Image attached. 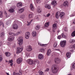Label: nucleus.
I'll return each mask as SVG.
<instances>
[{
  "instance_id": "a19ab883",
  "label": "nucleus",
  "mask_w": 75,
  "mask_h": 75,
  "mask_svg": "<svg viewBox=\"0 0 75 75\" xmlns=\"http://www.w3.org/2000/svg\"><path fill=\"white\" fill-rule=\"evenodd\" d=\"M37 11L38 13H41V8H38L37 9Z\"/></svg>"
},
{
  "instance_id": "58836bf2",
  "label": "nucleus",
  "mask_w": 75,
  "mask_h": 75,
  "mask_svg": "<svg viewBox=\"0 0 75 75\" xmlns=\"http://www.w3.org/2000/svg\"><path fill=\"white\" fill-rule=\"evenodd\" d=\"M61 35L62 36V37H63V38H65L66 37V35H64V34L63 33H62V34H61Z\"/></svg>"
},
{
  "instance_id": "2f4dec72",
  "label": "nucleus",
  "mask_w": 75,
  "mask_h": 75,
  "mask_svg": "<svg viewBox=\"0 0 75 75\" xmlns=\"http://www.w3.org/2000/svg\"><path fill=\"white\" fill-rule=\"evenodd\" d=\"M40 26L39 25H38L35 27V29L36 30H39V29H40Z\"/></svg>"
},
{
  "instance_id": "20e7f679",
  "label": "nucleus",
  "mask_w": 75,
  "mask_h": 75,
  "mask_svg": "<svg viewBox=\"0 0 75 75\" xmlns=\"http://www.w3.org/2000/svg\"><path fill=\"white\" fill-rule=\"evenodd\" d=\"M23 50V48H20V47H18L17 48V50L16 51V52L17 54H20V52H21Z\"/></svg>"
},
{
  "instance_id": "c9c22d12",
  "label": "nucleus",
  "mask_w": 75,
  "mask_h": 75,
  "mask_svg": "<svg viewBox=\"0 0 75 75\" xmlns=\"http://www.w3.org/2000/svg\"><path fill=\"white\" fill-rule=\"evenodd\" d=\"M2 26L3 27H4V24L3 23V22L2 21H0V27H1V26Z\"/></svg>"
},
{
  "instance_id": "c756f323",
  "label": "nucleus",
  "mask_w": 75,
  "mask_h": 75,
  "mask_svg": "<svg viewBox=\"0 0 75 75\" xmlns=\"http://www.w3.org/2000/svg\"><path fill=\"white\" fill-rule=\"evenodd\" d=\"M51 4L52 5H54V6H55L57 4V1H53L51 3Z\"/></svg>"
},
{
  "instance_id": "bf43d9fd",
  "label": "nucleus",
  "mask_w": 75,
  "mask_h": 75,
  "mask_svg": "<svg viewBox=\"0 0 75 75\" xmlns=\"http://www.w3.org/2000/svg\"><path fill=\"white\" fill-rule=\"evenodd\" d=\"M31 24V22H30L28 23L27 25H30Z\"/></svg>"
},
{
  "instance_id": "37998d69",
  "label": "nucleus",
  "mask_w": 75,
  "mask_h": 75,
  "mask_svg": "<svg viewBox=\"0 0 75 75\" xmlns=\"http://www.w3.org/2000/svg\"><path fill=\"white\" fill-rule=\"evenodd\" d=\"M14 33H13L12 32H9V34L10 35H11V36H13V35H14Z\"/></svg>"
},
{
  "instance_id": "3c124183",
  "label": "nucleus",
  "mask_w": 75,
  "mask_h": 75,
  "mask_svg": "<svg viewBox=\"0 0 75 75\" xmlns=\"http://www.w3.org/2000/svg\"><path fill=\"white\" fill-rule=\"evenodd\" d=\"M49 70H50V69L49 68H47L45 70V72H48V71H49Z\"/></svg>"
},
{
  "instance_id": "cd10ccee",
  "label": "nucleus",
  "mask_w": 75,
  "mask_h": 75,
  "mask_svg": "<svg viewBox=\"0 0 75 75\" xmlns=\"http://www.w3.org/2000/svg\"><path fill=\"white\" fill-rule=\"evenodd\" d=\"M10 24H11V20H10L7 21L6 23V25H10Z\"/></svg>"
},
{
  "instance_id": "9d476101",
  "label": "nucleus",
  "mask_w": 75,
  "mask_h": 75,
  "mask_svg": "<svg viewBox=\"0 0 75 75\" xmlns=\"http://www.w3.org/2000/svg\"><path fill=\"white\" fill-rule=\"evenodd\" d=\"M26 51L29 52L32 51V47L31 45L28 46L26 47Z\"/></svg>"
},
{
  "instance_id": "412c9836",
  "label": "nucleus",
  "mask_w": 75,
  "mask_h": 75,
  "mask_svg": "<svg viewBox=\"0 0 75 75\" xmlns=\"http://www.w3.org/2000/svg\"><path fill=\"white\" fill-rule=\"evenodd\" d=\"M63 4L64 6H68V2L67 1H65L64 2Z\"/></svg>"
},
{
  "instance_id": "ddd939ff",
  "label": "nucleus",
  "mask_w": 75,
  "mask_h": 75,
  "mask_svg": "<svg viewBox=\"0 0 75 75\" xmlns=\"http://www.w3.org/2000/svg\"><path fill=\"white\" fill-rule=\"evenodd\" d=\"M64 16H65V13L64 12H61L59 15V16L61 18H64Z\"/></svg>"
},
{
  "instance_id": "f257e3e1",
  "label": "nucleus",
  "mask_w": 75,
  "mask_h": 75,
  "mask_svg": "<svg viewBox=\"0 0 75 75\" xmlns=\"http://www.w3.org/2000/svg\"><path fill=\"white\" fill-rule=\"evenodd\" d=\"M52 71L54 74H55L58 72V69H57V66L55 64H53L52 67Z\"/></svg>"
},
{
  "instance_id": "6e6552de",
  "label": "nucleus",
  "mask_w": 75,
  "mask_h": 75,
  "mask_svg": "<svg viewBox=\"0 0 75 75\" xmlns=\"http://www.w3.org/2000/svg\"><path fill=\"white\" fill-rule=\"evenodd\" d=\"M30 33L29 32H27L25 33V38L26 39H28L30 37Z\"/></svg>"
},
{
  "instance_id": "f3484780",
  "label": "nucleus",
  "mask_w": 75,
  "mask_h": 75,
  "mask_svg": "<svg viewBox=\"0 0 75 75\" xmlns=\"http://www.w3.org/2000/svg\"><path fill=\"white\" fill-rule=\"evenodd\" d=\"M66 57L68 58H69L71 57V53L70 52H67L66 54Z\"/></svg>"
},
{
  "instance_id": "8fccbe9b",
  "label": "nucleus",
  "mask_w": 75,
  "mask_h": 75,
  "mask_svg": "<svg viewBox=\"0 0 75 75\" xmlns=\"http://www.w3.org/2000/svg\"><path fill=\"white\" fill-rule=\"evenodd\" d=\"M72 67L74 69H75V63H74L72 65Z\"/></svg>"
},
{
  "instance_id": "72a5a7b5",
  "label": "nucleus",
  "mask_w": 75,
  "mask_h": 75,
  "mask_svg": "<svg viewBox=\"0 0 75 75\" xmlns=\"http://www.w3.org/2000/svg\"><path fill=\"white\" fill-rule=\"evenodd\" d=\"M21 33V32H18L17 33H14V36H16V35H18V34H20Z\"/></svg>"
},
{
  "instance_id": "13d9d810",
  "label": "nucleus",
  "mask_w": 75,
  "mask_h": 75,
  "mask_svg": "<svg viewBox=\"0 0 75 75\" xmlns=\"http://www.w3.org/2000/svg\"><path fill=\"white\" fill-rule=\"evenodd\" d=\"M35 18H36V19H38V20H39V18H38V16H36L35 17Z\"/></svg>"
},
{
  "instance_id": "2eb2a0df",
  "label": "nucleus",
  "mask_w": 75,
  "mask_h": 75,
  "mask_svg": "<svg viewBox=\"0 0 75 75\" xmlns=\"http://www.w3.org/2000/svg\"><path fill=\"white\" fill-rule=\"evenodd\" d=\"M23 6V4L21 2L18 3L17 4V6L18 7H21Z\"/></svg>"
},
{
  "instance_id": "680f3d73",
  "label": "nucleus",
  "mask_w": 75,
  "mask_h": 75,
  "mask_svg": "<svg viewBox=\"0 0 75 75\" xmlns=\"http://www.w3.org/2000/svg\"><path fill=\"white\" fill-rule=\"evenodd\" d=\"M13 75H16V73L15 72H13Z\"/></svg>"
},
{
  "instance_id": "09e8293b",
  "label": "nucleus",
  "mask_w": 75,
  "mask_h": 75,
  "mask_svg": "<svg viewBox=\"0 0 75 75\" xmlns=\"http://www.w3.org/2000/svg\"><path fill=\"white\" fill-rule=\"evenodd\" d=\"M5 16L7 18H8V17H9L6 13V12H5Z\"/></svg>"
},
{
  "instance_id": "f704fd0d",
  "label": "nucleus",
  "mask_w": 75,
  "mask_h": 75,
  "mask_svg": "<svg viewBox=\"0 0 75 75\" xmlns=\"http://www.w3.org/2000/svg\"><path fill=\"white\" fill-rule=\"evenodd\" d=\"M71 36L72 37L75 36V30L72 32L71 34Z\"/></svg>"
},
{
  "instance_id": "f8f14e48",
  "label": "nucleus",
  "mask_w": 75,
  "mask_h": 75,
  "mask_svg": "<svg viewBox=\"0 0 75 75\" xmlns=\"http://www.w3.org/2000/svg\"><path fill=\"white\" fill-rule=\"evenodd\" d=\"M23 61V59L21 58H19L17 59L16 62L18 64H20Z\"/></svg>"
},
{
  "instance_id": "4be33fe9",
  "label": "nucleus",
  "mask_w": 75,
  "mask_h": 75,
  "mask_svg": "<svg viewBox=\"0 0 75 75\" xmlns=\"http://www.w3.org/2000/svg\"><path fill=\"white\" fill-rule=\"evenodd\" d=\"M38 44H39V45H40V46H41L42 47H47V44H42L41 43H38Z\"/></svg>"
},
{
  "instance_id": "39448f33",
  "label": "nucleus",
  "mask_w": 75,
  "mask_h": 75,
  "mask_svg": "<svg viewBox=\"0 0 75 75\" xmlns=\"http://www.w3.org/2000/svg\"><path fill=\"white\" fill-rule=\"evenodd\" d=\"M66 44V41L64 40L61 41L60 42V46L62 47H64L65 46V44Z\"/></svg>"
},
{
  "instance_id": "c85d7f7f",
  "label": "nucleus",
  "mask_w": 75,
  "mask_h": 75,
  "mask_svg": "<svg viewBox=\"0 0 75 75\" xmlns=\"http://www.w3.org/2000/svg\"><path fill=\"white\" fill-rule=\"evenodd\" d=\"M8 11L10 13H12L14 12V10L13 8L10 9L8 10Z\"/></svg>"
},
{
  "instance_id": "7c9ffc66",
  "label": "nucleus",
  "mask_w": 75,
  "mask_h": 75,
  "mask_svg": "<svg viewBox=\"0 0 75 75\" xmlns=\"http://www.w3.org/2000/svg\"><path fill=\"white\" fill-rule=\"evenodd\" d=\"M59 12H57L56 14V18H59Z\"/></svg>"
},
{
  "instance_id": "f03ea898",
  "label": "nucleus",
  "mask_w": 75,
  "mask_h": 75,
  "mask_svg": "<svg viewBox=\"0 0 75 75\" xmlns=\"http://www.w3.org/2000/svg\"><path fill=\"white\" fill-rule=\"evenodd\" d=\"M26 62L27 63L30 64V65H35V63H34L33 62V60L31 59H29L26 61Z\"/></svg>"
},
{
  "instance_id": "a211bd4d",
  "label": "nucleus",
  "mask_w": 75,
  "mask_h": 75,
  "mask_svg": "<svg viewBox=\"0 0 75 75\" xmlns=\"http://www.w3.org/2000/svg\"><path fill=\"white\" fill-rule=\"evenodd\" d=\"M5 54L7 57H9L11 55V53L9 52H6L5 53Z\"/></svg>"
},
{
  "instance_id": "6e6d98bb",
  "label": "nucleus",
  "mask_w": 75,
  "mask_h": 75,
  "mask_svg": "<svg viewBox=\"0 0 75 75\" xmlns=\"http://www.w3.org/2000/svg\"><path fill=\"white\" fill-rule=\"evenodd\" d=\"M13 61L12 59L9 61V62H10V63H13Z\"/></svg>"
},
{
  "instance_id": "de8ad7c7",
  "label": "nucleus",
  "mask_w": 75,
  "mask_h": 75,
  "mask_svg": "<svg viewBox=\"0 0 75 75\" xmlns=\"http://www.w3.org/2000/svg\"><path fill=\"white\" fill-rule=\"evenodd\" d=\"M2 60H3V58H2V56H0V63L2 61Z\"/></svg>"
},
{
  "instance_id": "6ab92c4d",
  "label": "nucleus",
  "mask_w": 75,
  "mask_h": 75,
  "mask_svg": "<svg viewBox=\"0 0 75 75\" xmlns=\"http://www.w3.org/2000/svg\"><path fill=\"white\" fill-rule=\"evenodd\" d=\"M45 7L46 8H48V9H51V6L49 4H47L45 5Z\"/></svg>"
},
{
  "instance_id": "bb28decb",
  "label": "nucleus",
  "mask_w": 75,
  "mask_h": 75,
  "mask_svg": "<svg viewBox=\"0 0 75 75\" xmlns=\"http://www.w3.org/2000/svg\"><path fill=\"white\" fill-rule=\"evenodd\" d=\"M50 25V22H46L45 24V27H48Z\"/></svg>"
},
{
  "instance_id": "4c0bfd02",
  "label": "nucleus",
  "mask_w": 75,
  "mask_h": 75,
  "mask_svg": "<svg viewBox=\"0 0 75 75\" xmlns=\"http://www.w3.org/2000/svg\"><path fill=\"white\" fill-rule=\"evenodd\" d=\"M20 17L21 18H25V15L23 14L20 16Z\"/></svg>"
},
{
  "instance_id": "338daca9",
  "label": "nucleus",
  "mask_w": 75,
  "mask_h": 75,
  "mask_svg": "<svg viewBox=\"0 0 75 75\" xmlns=\"http://www.w3.org/2000/svg\"><path fill=\"white\" fill-rule=\"evenodd\" d=\"M6 74H7V75H10V74H9V73H6Z\"/></svg>"
},
{
  "instance_id": "c03bdc74",
  "label": "nucleus",
  "mask_w": 75,
  "mask_h": 75,
  "mask_svg": "<svg viewBox=\"0 0 75 75\" xmlns=\"http://www.w3.org/2000/svg\"><path fill=\"white\" fill-rule=\"evenodd\" d=\"M29 18H32L33 17V14H30L29 15Z\"/></svg>"
},
{
  "instance_id": "864d4df0",
  "label": "nucleus",
  "mask_w": 75,
  "mask_h": 75,
  "mask_svg": "<svg viewBox=\"0 0 75 75\" xmlns=\"http://www.w3.org/2000/svg\"><path fill=\"white\" fill-rule=\"evenodd\" d=\"M64 30L65 31H67V28L66 27L64 28Z\"/></svg>"
},
{
  "instance_id": "ea45409f",
  "label": "nucleus",
  "mask_w": 75,
  "mask_h": 75,
  "mask_svg": "<svg viewBox=\"0 0 75 75\" xmlns=\"http://www.w3.org/2000/svg\"><path fill=\"white\" fill-rule=\"evenodd\" d=\"M39 62V61L37 59H35L34 61V63H35V64H36V63H37L38 62Z\"/></svg>"
},
{
  "instance_id": "1a4fd4ad",
  "label": "nucleus",
  "mask_w": 75,
  "mask_h": 75,
  "mask_svg": "<svg viewBox=\"0 0 75 75\" xmlns=\"http://www.w3.org/2000/svg\"><path fill=\"white\" fill-rule=\"evenodd\" d=\"M54 62L56 64H59L61 62V59L59 58H56L54 59Z\"/></svg>"
},
{
  "instance_id": "dca6fc26",
  "label": "nucleus",
  "mask_w": 75,
  "mask_h": 75,
  "mask_svg": "<svg viewBox=\"0 0 75 75\" xmlns=\"http://www.w3.org/2000/svg\"><path fill=\"white\" fill-rule=\"evenodd\" d=\"M4 35H5V32L4 31L2 32L0 35V37L1 38H3V37H4Z\"/></svg>"
},
{
  "instance_id": "603ef678",
  "label": "nucleus",
  "mask_w": 75,
  "mask_h": 75,
  "mask_svg": "<svg viewBox=\"0 0 75 75\" xmlns=\"http://www.w3.org/2000/svg\"><path fill=\"white\" fill-rule=\"evenodd\" d=\"M50 13L47 14L46 15V17H50Z\"/></svg>"
},
{
  "instance_id": "4d7b16f0",
  "label": "nucleus",
  "mask_w": 75,
  "mask_h": 75,
  "mask_svg": "<svg viewBox=\"0 0 75 75\" xmlns=\"http://www.w3.org/2000/svg\"><path fill=\"white\" fill-rule=\"evenodd\" d=\"M7 45H11V43L10 42H8L7 43Z\"/></svg>"
},
{
  "instance_id": "9b49d317",
  "label": "nucleus",
  "mask_w": 75,
  "mask_h": 75,
  "mask_svg": "<svg viewBox=\"0 0 75 75\" xmlns=\"http://www.w3.org/2000/svg\"><path fill=\"white\" fill-rule=\"evenodd\" d=\"M38 58L39 59L41 60L44 58V56L41 54H40L38 55Z\"/></svg>"
},
{
  "instance_id": "49530a36",
  "label": "nucleus",
  "mask_w": 75,
  "mask_h": 75,
  "mask_svg": "<svg viewBox=\"0 0 75 75\" xmlns=\"http://www.w3.org/2000/svg\"><path fill=\"white\" fill-rule=\"evenodd\" d=\"M40 2H41L40 0H36V3H40Z\"/></svg>"
},
{
  "instance_id": "393cba45",
  "label": "nucleus",
  "mask_w": 75,
  "mask_h": 75,
  "mask_svg": "<svg viewBox=\"0 0 75 75\" xmlns=\"http://www.w3.org/2000/svg\"><path fill=\"white\" fill-rule=\"evenodd\" d=\"M32 34L33 37H35L37 35V33L36 32L34 31L32 32Z\"/></svg>"
},
{
  "instance_id": "5701e85b",
  "label": "nucleus",
  "mask_w": 75,
  "mask_h": 75,
  "mask_svg": "<svg viewBox=\"0 0 75 75\" xmlns=\"http://www.w3.org/2000/svg\"><path fill=\"white\" fill-rule=\"evenodd\" d=\"M52 28L54 30H56L57 29V24L56 23H54L53 25Z\"/></svg>"
},
{
  "instance_id": "a18cd8bd",
  "label": "nucleus",
  "mask_w": 75,
  "mask_h": 75,
  "mask_svg": "<svg viewBox=\"0 0 75 75\" xmlns=\"http://www.w3.org/2000/svg\"><path fill=\"white\" fill-rule=\"evenodd\" d=\"M54 47H56L57 46V42H55L54 44Z\"/></svg>"
},
{
  "instance_id": "423d86ee",
  "label": "nucleus",
  "mask_w": 75,
  "mask_h": 75,
  "mask_svg": "<svg viewBox=\"0 0 75 75\" xmlns=\"http://www.w3.org/2000/svg\"><path fill=\"white\" fill-rule=\"evenodd\" d=\"M14 36H8V40L10 42H11L12 41L14 40Z\"/></svg>"
},
{
  "instance_id": "aec40b11",
  "label": "nucleus",
  "mask_w": 75,
  "mask_h": 75,
  "mask_svg": "<svg viewBox=\"0 0 75 75\" xmlns=\"http://www.w3.org/2000/svg\"><path fill=\"white\" fill-rule=\"evenodd\" d=\"M24 11V9L23 8H22L20 9L18 11L19 13H23Z\"/></svg>"
},
{
  "instance_id": "0eeeda50",
  "label": "nucleus",
  "mask_w": 75,
  "mask_h": 75,
  "mask_svg": "<svg viewBox=\"0 0 75 75\" xmlns=\"http://www.w3.org/2000/svg\"><path fill=\"white\" fill-rule=\"evenodd\" d=\"M12 27L14 30H17L18 28V25L16 24H13L12 25Z\"/></svg>"
},
{
  "instance_id": "0e129e2a",
  "label": "nucleus",
  "mask_w": 75,
  "mask_h": 75,
  "mask_svg": "<svg viewBox=\"0 0 75 75\" xmlns=\"http://www.w3.org/2000/svg\"><path fill=\"white\" fill-rule=\"evenodd\" d=\"M73 23L75 24V20H74L73 22Z\"/></svg>"
},
{
  "instance_id": "5fc2aeb1",
  "label": "nucleus",
  "mask_w": 75,
  "mask_h": 75,
  "mask_svg": "<svg viewBox=\"0 0 75 75\" xmlns=\"http://www.w3.org/2000/svg\"><path fill=\"white\" fill-rule=\"evenodd\" d=\"M61 35H59L58 36L57 38L58 39H60L61 38Z\"/></svg>"
},
{
  "instance_id": "e433bc0d",
  "label": "nucleus",
  "mask_w": 75,
  "mask_h": 75,
  "mask_svg": "<svg viewBox=\"0 0 75 75\" xmlns=\"http://www.w3.org/2000/svg\"><path fill=\"white\" fill-rule=\"evenodd\" d=\"M40 52H44V49L43 48H41L40 49Z\"/></svg>"
},
{
  "instance_id": "4468645a",
  "label": "nucleus",
  "mask_w": 75,
  "mask_h": 75,
  "mask_svg": "<svg viewBox=\"0 0 75 75\" xmlns=\"http://www.w3.org/2000/svg\"><path fill=\"white\" fill-rule=\"evenodd\" d=\"M30 9L31 11H34L35 10V8H34L33 5L32 4H30Z\"/></svg>"
},
{
  "instance_id": "774afa93",
  "label": "nucleus",
  "mask_w": 75,
  "mask_h": 75,
  "mask_svg": "<svg viewBox=\"0 0 75 75\" xmlns=\"http://www.w3.org/2000/svg\"><path fill=\"white\" fill-rule=\"evenodd\" d=\"M16 75H19V73H16Z\"/></svg>"
},
{
  "instance_id": "7ed1b4c3",
  "label": "nucleus",
  "mask_w": 75,
  "mask_h": 75,
  "mask_svg": "<svg viewBox=\"0 0 75 75\" xmlns=\"http://www.w3.org/2000/svg\"><path fill=\"white\" fill-rule=\"evenodd\" d=\"M18 43L19 45H21L23 44V40L21 38V37H19L18 39Z\"/></svg>"
},
{
  "instance_id": "473e14b6",
  "label": "nucleus",
  "mask_w": 75,
  "mask_h": 75,
  "mask_svg": "<svg viewBox=\"0 0 75 75\" xmlns=\"http://www.w3.org/2000/svg\"><path fill=\"white\" fill-rule=\"evenodd\" d=\"M39 74L40 75H44V73L42 71H39Z\"/></svg>"
},
{
  "instance_id": "79ce46f5",
  "label": "nucleus",
  "mask_w": 75,
  "mask_h": 75,
  "mask_svg": "<svg viewBox=\"0 0 75 75\" xmlns=\"http://www.w3.org/2000/svg\"><path fill=\"white\" fill-rule=\"evenodd\" d=\"M3 12L1 11H0V17H3Z\"/></svg>"
},
{
  "instance_id": "a878e982",
  "label": "nucleus",
  "mask_w": 75,
  "mask_h": 75,
  "mask_svg": "<svg viewBox=\"0 0 75 75\" xmlns=\"http://www.w3.org/2000/svg\"><path fill=\"white\" fill-rule=\"evenodd\" d=\"M69 42L71 44H73V43L75 42V40L74 39H71L70 40Z\"/></svg>"
},
{
  "instance_id": "69168bd1",
  "label": "nucleus",
  "mask_w": 75,
  "mask_h": 75,
  "mask_svg": "<svg viewBox=\"0 0 75 75\" xmlns=\"http://www.w3.org/2000/svg\"><path fill=\"white\" fill-rule=\"evenodd\" d=\"M75 16V14L72 15H71V17H73V16Z\"/></svg>"
},
{
  "instance_id": "052dcab7",
  "label": "nucleus",
  "mask_w": 75,
  "mask_h": 75,
  "mask_svg": "<svg viewBox=\"0 0 75 75\" xmlns=\"http://www.w3.org/2000/svg\"><path fill=\"white\" fill-rule=\"evenodd\" d=\"M19 75H22V73L20 71H19Z\"/></svg>"
},
{
  "instance_id": "e2e57ef3",
  "label": "nucleus",
  "mask_w": 75,
  "mask_h": 75,
  "mask_svg": "<svg viewBox=\"0 0 75 75\" xmlns=\"http://www.w3.org/2000/svg\"><path fill=\"white\" fill-rule=\"evenodd\" d=\"M13 65V63H11V64H10L11 66H12Z\"/></svg>"
},
{
  "instance_id": "b1692460",
  "label": "nucleus",
  "mask_w": 75,
  "mask_h": 75,
  "mask_svg": "<svg viewBox=\"0 0 75 75\" xmlns=\"http://www.w3.org/2000/svg\"><path fill=\"white\" fill-rule=\"evenodd\" d=\"M51 53V50L50 49H49L48 51L47 52V56H49L50 54Z\"/></svg>"
}]
</instances>
